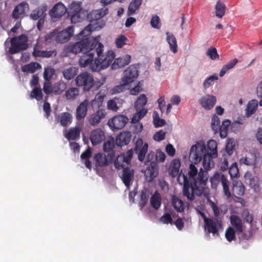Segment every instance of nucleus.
I'll return each instance as SVG.
<instances>
[{
  "mask_svg": "<svg viewBox=\"0 0 262 262\" xmlns=\"http://www.w3.org/2000/svg\"><path fill=\"white\" fill-rule=\"evenodd\" d=\"M103 48V44L99 42L97 38H94L91 42L89 38L85 37L76 43H69L64 52L68 56L70 53H82L79 60L80 67L89 66L90 69L95 72L108 67L115 57V54L112 51H108L104 54Z\"/></svg>",
  "mask_w": 262,
  "mask_h": 262,
  "instance_id": "1",
  "label": "nucleus"
},
{
  "mask_svg": "<svg viewBox=\"0 0 262 262\" xmlns=\"http://www.w3.org/2000/svg\"><path fill=\"white\" fill-rule=\"evenodd\" d=\"M217 143L214 140L207 142V148L203 141L198 142L190 150L189 159L196 164L202 161L203 166L207 171L213 166L212 159L217 157Z\"/></svg>",
  "mask_w": 262,
  "mask_h": 262,
  "instance_id": "2",
  "label": "nucleus"
},
{
  "mask_svg": "<svg viewBox=\"0 0 262 262\" xmlns=\"http://www.w3.org/2000/svg\"><path fill=\"white\" fill-rule=\"evenodd\" d=\"M207 174L208 172L201 168L197 179L189 182L187 177L183 174V195L189 201L194 200L195 195L199 196L203 195L205 198H208L210 190L208 187H206L208 180Z\"/></svg>",
  "mask_w": 262,
  "mask_h": 262,
  "instance_id": "3",
  "label": "nucleus"
},
{
  "mask_svg": "<svg viewBox=\"0 0 262 262\" xmlns=\"http://www.w3.org/2000/svg\"><path fill=\"white\" fill-rule=\"evenodd\" d=\"M28 37L25 34L12 37L10 40L11 46L9 52L11 54H14L27 50L28 48Z\"/></svg>",
  "mask_w": 262,
  "mask_h": 262,
  "instance_id": "4",
  "label": "nucleus"
},
{
  "mask_svg": "<svg viewBox=\"0 0 262 262\" xmlns=\"http://www.w3.org/2000/svg\"><path fill=\"white\" fill-rule=\"evenodd\" d=\"M211 187L213 188H216L220 183H221L223 188L224 194L227 199H230L231 196V193L229 189V182L226 178L225 176L219 172H215L210 178Z\"/></svg>",
  "mask_w": 262,
  "mask_h": 262,
  "instance_id": "5",
  "label": "nucleus"
},
{
  "mask_svg": "<svg viewBox=\"0 0 262 262\" xmlns=\"http://www.w3.org/2000/svg\"><path fill=\"white\" fill-rule=\"evenodd\" d=\"M75 84L78 86H82L84 92L90 91L94 86V79L93 75L87 72L81 73L75 78Z\"/></svg>",
  "mask_w": 262,
  "mask_h": 262,
  "instance_id": "6",
  "label": "nucleus"
},
{
  "mask_svg": "<svg viewBox=\"0 0 262 262\" xmlns=\"http://www.w3.org/2000/svg\"><path fill=\"white\" fill-rule=\"evenodd\" d=\"M128 118L124 115H117L108 121L107 124L114 132L122 129L128 122Z\"/></svg>",
  "mask_w": 262,
  "mask_h": 262,
  "instance_id": "7",
  "label": "nucleus"
},
{
  "mask_svg": "<svg viewBox=\"0 0 262 262\" xmlns=\"http://www.w3.org/2000/svg\"><path fill=\"white\" fill-rule=\"evenodd\" d=\"M138 76V70L136 65L130 66L124 72L121 85H126L134 82Z\"/></svg>",
  "mask_w": 262,
  "mask_h": 262,
  "instance_id": "8",
  "label": "nucleus"
},
{
  "mask_svg": "<svg viewBox=\"0 0 262 262\" xmlns=\"http://www.w3.org/2000/svg\"><path fill=\"white\" fill-rule=\"evenodd\" d=\"M222 221L220 218H213L206 219L204 224V229L209 233L214 235H219V227H222Z\"/></svg>",
  "mask_w": 262,
  "mask_h": 262,
  "instance_id": "9",
  "label": "nucleus"
},
{
  "mask_svg": "<svg viewBox=\"0 0 262 262\" xmlns=\"http://www.w3.org/2000/svg\"><path fill=\"white\" fill-rule=\"evenodd\" d=\"M134 177V170L128 167L123 168L122 173L120 176L123 183L128 189L132 184Z\"/></svg>",
  "mask_w": 262,
  "mask_h": 262,
  "instance_id": "10",
  "label": "nucleus"
},
{
  "mask_svg": "<svg viewBox=\"0 0 262 262\" xmlns=\"http://www.w3.org/2000/svg\"><path fill=\"white\" fill-rule=\"evenodd\" d=\"M73 32V27H68L67 29L57 33L56 41L58 43L66 42L72 36Z\"/></svg>",
  "mask_w": 262,
  "mask_h": 262,
  "instance_id": "11",
  "label": "nucleus"
},
{
  "mask_svg": "<svg viewBox=\"0 0 262 262\" xmlns=\"http://www.w3.org/2000/svg\"><path fill=\"white\" fill-rule=\"evenodd\" d=\"M108 13V8L105 7L93 10L88 14L87 19L89 21L92 23L93 21L100 20Z\"/></svg>",
  "mask_w": 262,
  "mask_h": 262,
  "instance_id": "12",
  "label": "nucleus"
},
{
  "mask_svg": "<svg viewBox=\"0 0 262 262\" xmlns=\"http://www.w3.org/2000/svg\"><path fill=\"white\" fill-rule=\"evenodd\" d=\"M158 174V166L155 162H151L149 166L145 170V180L148 182H151Z\"/></svg>",
  "mask_w": 262,
  "mask_h": 262,
  "instance_id": "13",
  "label": "nucleus"
},
{
  "mask_svg": "<svg viewBox=\"0 0 262 262\" xmlns=\"http://www.w3.org/2000/svg\"><path fill=\"white\" fill-rule=\"evenodd\" d=\"M67 11L64 5L61 2H59L51 9L49 14L52 18H60Z\"/></svg>",
  "mask_w": 262,
  "mask_h": 262,
  "instance_id": "14",
  "label": "nucleus"
},
{
  "mask_svg": "<svg viewBox=\"0 0 262 262\" xmlns=\"http://www.w3.org/2000/svg\"><path fill=\"white\" fill-rule=\"evenodd\" d=\"M180 166L181 162L179 159H175L173 160L169 166V173L172 178H175L178 176L177 181L181 185H182V183L180 182L181 173L179 174Z\"/></svg>",
  "mask_w": 262,
  "mask_h": 262,
  "instance_id": "15",
  "label": "nucleus"
},
{
  "mask_svg": "<svg viewBox=\"0 0 262 262\" xmlns=\"http://www.w3.org/2000/svg\"><path fill=\"white\" fill-rule=\"evenodd\" d=\"M216 101V97L213 95H207L203 96L199 100L202 106L205 110H210L212 108Z\"/></svg>",
  "mask_w": 262,
  "mask_h": 262,
  "instance_id": "16",
  "label": "nucleus"
},
{
  "mask_svg": "<svg viewBox=\"0 0 262 262\" xmlns=\"http://www.w3.org/2000/svg\"><path fill=\"white\" fill-rule=\"evenodd\" d=\"M104 133L100 128L93 130L90 134V139L93 145L101 143L104 139Z\"/></svg>",
  "mask_w": 262,
  "mask_h": 262,
  "instance_id": "17",
  "label": "nucleus"
},
{
  "mask_svg": "<svg viewBox=\"0 0 262 262\" xmlns=\"http://www.w3.org/2000/svg\"><path fill=\"white\" fill-rule=\"evenodd\" d=\"M148 146V144L146 143L142 145V140L137 141L134 151L138 155V159L140 162H143L147 151Z\"/></svg>",
  "mask_w": 262,
  "mask_h": 262,
  "instance_id": "18",
  "label": "nucleus"
},
{
  "mask_svg": "<svg viewBox=\"0 0 262 262\" xmlns=\"http://www.w3.org/2000/svg\"><path fill=\"white\" fill-rule=\"evenodd\" d=\"M38 42L34 47L32 54L35 57L50 58L57 55L55 50L50 51H41L38 49Z\"/></svg>",
  "mask_w": 262,
  "mask_h": 262,
  "instance_id": "19",
  "label": "nucleus"
},
{
  "mask_svg": "<svg viewBox=\"0 0 262 262\" xmlns=\"http://www.w3.org/2000/svg\"><path fill=\"white\" fill-rule=\"evenodd\" d=\"M130 60L131 56L128 54H126L122 57H118L115 59L114 62L112 64V69L116 70L123 68L128 65L130 63Z\"/></svg>",
  "mask_w": 262,
  "mask_h": 262,
  "instance_id": "20",
  "label": "nucleus"
},
{
  "mask_svg": "<svg viewBox=\"0 0 262 262\" xmlns=\"http://www.w3.org/2000/svg\"><path fill=\"white\" fill-rule=\"evenodd\" d=\"M131 137L132 135L129 132H123L117 136L116 144L120 147L126 145L130 142Z\"/></svg>",
  "mask_w": 262,
  "mask_h": 262,
  "instance_id": "21",
  "label": "nucleus"
},
{
  "mask_svg": "<svg viewBox=\"0 0 262 262\" xmlns=\"http://www.w3.org/2000/svg\"><path fill=\"white\" fill-rule=\"evenodd\" d=\"M105 115L106 112L104 110H98L96 113L90 116L89 122L91 125L94 126L98 124L105 117Z\"/></svg>",
  "mask_w": 262,
  "mask_h": 262,
  "instance_id": "22",
  "label": "nucleus"
},
{
  "mask_svg": "<svg viewBox=\"0 0 262 262\" xmlns=\"http://www.w3.org/2000/svg\"><path fill=\"white\" fill-rule=\"evenodd\" d=\"M89 101L85 99L81 102L76 109V118L78 120L83 119L86 115L88 112V106L89 105Z\"/></svg>",
  "mask_w": 262,
  "mask_h": 262,
  "instance_id": "23",
  "label": "nucleus"
},
{
  "mask_svg": "<svg viewBox=\"0 0 262 262\" xmlns=\"http://www.w3.org/2000/svg\"><path fill=\"white\" fill-rule=\"evenodd\" d=\"M28 8V4L26 2H23L17 5L14 9L12 16L14 19H18L25 14L26 9Z\"/></svg>",
  "mask_w": 262,
  "mask_h": 262,
  "instance_id": "24",
  "label": "nucleus"
},
{
  "mask_svg": "<svg viewBox=\"0 0 262 262\" xmlns=\"http://www.w3.org/2000/svg\"><path fill=\"white\" fill-rule=\"evenodd\" d=\"M47 10V6H41L34 10L30 15V18L34 20L45 17L46 11Z\"/></svg>",
  "mask_w": 262,
  "mask_h": 262,
  "instance_id": "25",
  "label": "nucleus"
},
{
  "mask_svg": "<svg viewBox=\"0 0 262 262\" xmlns=\"http://www.w3.org/2000/svg\"><path fill=\"white\" fill-rule=\"evenodd\" d=\"M230 223L233 228L236 230L238 234L243 231V222L241 219L236 215H231L230 217Z\"/></svg>",
  "mask_w": 262,
  "mask_h": 262,
  "instance_id": "26",
  "label": "nucleus"
},
{
  "mask_svg": "<svg viewBox=\"0 0 262 262\" xmlns=\"http://www.w3.org/2000/svg\"><path fill=\"white\" fill-rule=\"evenodd\" d=\"M72 116L69 112H64L59 114L57 118V121L64 127L69 125L72 121Z\"/></svg>",
  "mask_w": 262,
  "mask_h": 262,
  "instance_id": "27",
  "label": "nucleus"
},
{
  "mask_svg": "<svg viewBox=\"0 0 262 262\" xmlns=\"http://www.w3.org/2000/svg\"><path fill=\"white\" fill-rule=\"evenodd\" d=\"M232 195H237L242 196L244 194L245 191V188L243 183L241 181L233 182L232 187Z\"/></svg>",
  "mask_w": 262,
  "mask_h": 262,
  "instance_id": "28",
  "label": "nucleus"
},
{
  "mask_svg": "<svg viewBox=\"0 0 262 262\" xmlns=\"http://www.w3.org/2000/svg\"><path fill=\"white\" fill-rule=\"evenodd\" d=\"M115 147V142L113 139L107 140L103 144V150L105 152H107V156L112 160L114 157V148Z\"/></svg>",
  "mask_w": 262,
  "mask_h": 262,
  "instance_id": "29",
  "label": "nucleus"
},
{
  "mask_svg": "<svg viewBox=\"0 0 262 262\" xmlns=\"http://www.w3.org/2000/svg\"><path fill=\"white\" fill-rule=\"evenodd\" d=\"M94 160L96 166L103 167L108 165V159L105 155L98 153L95 155Z\"/></svg>",
  "mask_w": 262,
  "mask_h": 262,
  "instance_id": "30",
  "label": "nucleus"
},
{
  "mask_svg": "<svg viewBox=\"0 0 262 262\" xmlns=\"http://www.w3.org/2000/svg\"><path fill=\"white\" fill-rule=\"evenodd\" d=\"M78 72V69L76 67H70L62 71L64 78L67 80L73 79Z\"/></svg>",
  "mask_w": 262,
  "mask_h": 262,
  "instance_id": "31",
  "label": "nucleus"
},
{
  "mask_svg": "<svg viewBox=\"0 0 262 262\" xmlns=\"http://www.w3.org/2000/svg\"><path fill=\"white\" fill-rule=\"evenodd\" d=\"M80 132L81 129L78 127H72L69 129L66 137L69 141L78 139L80 137Z\"/></svg>",
  "mask_w": 262,
  "mask_h": 262,
  "instance_id": "32",
  "label": "nucleus"
},
{
  "mask_svg": "<svg viewBox=\"0 0 262 262\" xmlns=\"http://www.w3.org/2000/svg\"><path fill=\"white\" fill-rule=\"evenodd\" d=\"M231 124V121L228 119H225L222 122V125L219 128L220 136L221 138H225L228 135V127Z\"/></svg>",
  "mask_w": 262,
  "mask_h": 262,
  "instance_id": "33",
  "label": "nucleus"
},
{
  "mask_svg": "<svg viewBox=\"0 0 262 262\" xmlns=\"http://www.w3.org/2000/svg\"><path fill=\"white\" fill-rule=\"evenodd\" d=\"M167 35V41L169 45V48L170 50L176 53L178 51V45L177 39L175 36L168 32L166 33Z\"/></svg>",
  "mask_w": 262,
  "mask_h": 262,
  "instance_id": "34",
  "label": "nucleus"
},
{
  "mask_svg": "<svg viewBox=\"0 0 262 262\" xmlns=\"http://www.w3.org/2000/svg\"><path fill=\"white\" fill-rule=\"evenodd\" d=\"M79 95L78 88L72 87L68 89L65 93V96L68 100H74Z\"/></svg>",
  "mask_w": 262,
  "mask_h": 262,
  "instance_id": "35",
  "label": "nucleus"
},
{
  "mask_svg": "<svg viewBox=\"0 0 262 262\" xmlns=\"http://www.w3.org/2000/svg\"><path fill=\"white\" fill-rule=\"evenodd\" d=\"M142 0H133L129 4L127 10V15L134 14L142 4Z\"/></svg>",
  "mask_w": 262,
  "mask_h": 262,
  "instance_id": "36",
  "label": "nucleus"
},
{
  "mask_svg": "<svg viewBox=\"0 0 262 262\" xmlns=\"http://www.w3.org/2000/svg\"><path fill=\"white\" fill-rule=\"evenodd\" d=\"M137 112L133 115L131 122L133 123H137L141 118H142L147 113V110L144 107H140L136 109Z\"/></svg>",
  "mask_w": 262,
  "mask_h": 262,
  "instance_id": "37",
  "label": "nucleus"
},
{
  "mask_svg": "<svg viewBox=\"0 0 262 262\" xmlns=\"http://www.w3.org/2000/svg\"><path fill=\"white\" fill-rule=\"evenodd\" d=\"M172 205L173 208L178 212H182L184 210L185 205L184 202L177 196L172 198Z\"/></svg>",
  "mask_w": 262,
  "mask_h": 262,
  "instance_id": "38",
  "label": "nucleus"
},
{
  "mask_svg": "<svg viewBox=\"0 0 262 262\" xmlns=\"http://www.w3.org/2000/svg\"><path fill=\"white\" fill-rule=\"evenodd\" d=\"M238 59L234 58L230 60L227 64L223 66L220 72V76L223 77L226 73L230 69H232L237 63Z\"/></svg>",
  "mask_w": 262,
  "mask_h": 262,
  "instance_id": "39",
  "label": "nucleus"
},
{
  "mask_svg": "<svg viewBox=\"0 0 262 262\" xmlns=\"http://www.w3.org/2000/svg\"><path fill=\"white\" fill-rule=\"evenodd\" d=\"M161 204V198L160 194L156 192L151 197V206L155 209H158L160 207Z\"/></svg>",
  "mask_w": 262,
  "mask_h": 262,
  "instance_id": "40",
  "label": "nucleus"
},
{
  "mask_svg": "<svg viewBox=\"0 0 262 262\" xmlns=\"http://www.w3.org/2000/svg\"><path fill=\"white\" fill-rule=\"evenodd\" d=\"M216 16L219 18H222L225 14L226 6L221 1H218L215 5Z\"/></svg>",
  "mask_w": 262,
  "mask_h": 262,
  "instance_id": "41",
  "label": "nucleus"
},
{
  "mask_svg": "<svg viewBox=\"0 0 262 262\" xmlns=\"http://www.w3.org/2000/svg\"><path fill=\"white\" fill-rule=\"evenodd\" d=\"M258 105V102L255 99L250 101L247 106V115L250 116L253 114L256 111Z\"/></svg>",
  "mask_w": 262,
  "mask_h": 262,
  "instance_id": "42",
  "label": "nucleus"
},
{
  "mask_svg": "<svg viewBox=\"0 0 262 262\" xmlns=\"http://www.w3.org/2000/svg\"><path fill=\"white\" fill-rule=\"evenodd\" d=\"M147 102L146 96L145 94H141L135 102V107L136 109H139L140 107H144Z\"/></svg>",
  "mask_w": 262,
  "mask_h": 262,
  "instance_id": "43",
  "label": "nucleus"
},
{
  "mask_svg": "<svg viewBox=\"0 0 262 262\" xmlns=\"http://www.w3.org/2000/svg\"><path fill=\"white\" fill-rule=\"evenodd\" d=\"M38 67H40L39 63L37 62H31L24 66L22 67L21 70L24 72H30L32 73L35 72Z\"/></svg>",
  "mask_w": 262,
  "mask_h": 262,
  "instance_id": "44",
  "label": "nucleus"
},
{
  "mask_svg": "<svg viewBox=\"0 0 262 262\" xmlns=\"http://www.w3.org/2000/svg\"><path fill=\"white\" fill-rule=\"evenodd\" d=\"M133 156V151L132 150H128L125 154L118 156V160H124L125 163L128 164L131 161Z\"/></svg>",
  "mask_w": 262,
  "mask_h": 262,
  "instance_id": "45",
  "label": "nucleus"
},
{
  "mask_svg": "<svg viewBox=\"0 0 262 262\" xmlns=\"http://www.w3.org/2000/svg\"><path fill=\"white\" fill-rule=\"evenodd\" d=\"M128 39L124 35L120 34L118 35L115 40V45L118 48H121L123 46L126 44L128 41Z\"/></svg>",
  "mask_w": 262,
  "mask_h": 262,
  "instance_id": "46",
  "label": "nucleus"
},
{
  "mask_svg": "<svg viewBox=\"0 0 262 262\" xmlns=\"http://www.w3.org/2000/svg\"><path fill=\"white\" fill-rule=\"evenodd\" d=\"M225 149L228 157H229L233 153L235 150V143L233 139L230 138L228 140Z\"/></svg>",
  "mask_w": 262,
  "mask_h": 262,
  "instance_id": "47",
  "label": "nucleus"
},
{
  "mask_svg": "<svg viewBox=\"0 0 262 262\" xmlns=\"http://www.w3.org/2000/svg\"><path fill=\"white\" fill-rule=\"evenodd\" d=\"M220 125V118L216 115H214L211 119V128L214 131V134H216L219 132V128Z\"/></svg>",
  "mask_w": 262,
  "mask_h": 262,
  "instance_id": "48",
  "label": "nucleus"
},
{
  "mask_svg": "<svg viewBox=\"0 0 262 262\" xmlns=\"http://www.w3.org/2000/svg\"><path fill=\"white\" fill-rule=\"evenodd\" d=\"M81 7L80 3L72 2L68 11V14L80 13Z\"/></svg>",
  "mask_w": 262,
  "mask_h": 262,
  "instance_id": "49",
  "label": "nucleus"
},
{
  "mask_svg": "<svg viewBox=\"0 0 262 262\" xmlns=\"http://www.w3.org/2000/svg\"><path fill=\"white\" fill-rule=\"evenodd\" d=\"M30 97L31 99L35 98L37 101H40L43 98V94L40 88H34L31 93Z\"/></svg>",
  "mask_w": 262,
  "mask_h": 262,
  "instance_id": "50",
  "label": "nucleus"
},
{
  "mask_svg": "<svg viewBox=\"0 0 262 262\" xmlns=\"http://www.w3.org/2000/svg\"><path fill=\"white\" fill-rule=\"evenodd\" d=\"M235 229L233 227H228L225 232V237L229 242H231L235 239Z\"/></svg>",
  "mask_w": 262,
  "mask_h": 262,
  "instance_id": "51",
  "label": "nucleus"
},
{
  "mask_svg": "<svg viewBox=\"0 0 262 262\" xmlns=\"http://www.w3.org/2000/svg\"><path fill=\"white\" fill-rule=\"evenodd\" d=\"M228 168L229 173L230 174V177L232 179L233 178L237 177L238 176L239 171L238 166L236 163L234 162L232 163L231 166Z\"/></svg>",
  "mask_w": 262,
  "mask_h": 262,
  "instance_id": "52",
  "label": "nucleus"
},
{
  "mask_svg": "<svg viewBox=\"0 0 262 262\" xmlns=\"http://www.w3.org/2000/svg\"><path fill=\"white\" fill-rule=\"evenodd\" d=\"M55 73V71L54 69L51 67H47L45 69L43 78L46 81H49Z\"/></svg>",
  "mask_w": 262,
  "mask_h": 262,
  "instance_id": "53",
  "label": "nucleus"
},
{
  "mask_svg": "<svg viewBox=\"0 0 262 262\" xmlns=\"http://www.w3.org/2000/svg\"><path fill=\"white\" fill-rule=\"evenodd\" d=\"M199 174L197 168L192 164H191L189 166V170L188 174L189 178V182L192 181L194 179H196L195 177L197 174Z\"/></svg>",
  "mask_w": 262,
  "mask_h": 262,
  "instance_id": "54",
  "label": "nucleus"
},
{
  "mask_svg": "<svg viewBox=\"0 0 262 262\" xmlns=\"http://www.w3.org/2000/svg\"><path fill=\"white\" fill-rule=\"evenodd\" d=\"M207 55L209 56L212 60H216L219 58L217 50L214 47H211L208 49L207 52Z\"/></svg>",
  "mask_w": 262,
  "mask_h": 262,
  "instance_id": "55",
  "label": "nucleus"
},
{
  "mask_svg": "<svg viewBox=\"0 0 262 262\" xmlns=\"http://www.w3.org/2000/svg\"><path fill=\"white\" fill-rule=\"evenodd\" d=\"M218 79L217 76L215 75H213L211 76H210L209 77L206 78L205 81L203 82V86L205 89L208 88L212 83L215 80H217Z\"/></svg>",
  "mask_w": 262,
  "mask_h": 262,
  "instance_id": "56",
  "label": "nucleus"
},
{
  "mask_svg": "<svg viewBox=\"0 0 262 262\" xmlns=\"http://www.w3.org/2000/svg\"><path fill=\"white\" fill-rule=\"evenodd\" d=\"M67 86V84L63 82H58L55 85V91L57 94H60L63 92Z\"/></svg>",
  "mask_w": 262,
  "mask_h": 262,
  "instance_id": "57",
  "label": "nucleus"
},
{
  "mask_svg": "<svg viewBox=\"0 0 262 262\" xmlns=\"http://www.w3.org/2000/svg\"><path fill=\"white\" fill-rule=\"evenodd\" d=\"M160 221L163 224H168L172 223V219L169 213H165L160 218Z\"/></svg>",
  "mask_w": 262,
  "mask_h": 262,
  "instance_id": "58",
  "label": "nucleus"
},
{
  "mask_svg": "<svg viewBox=\"0 0 262 262\" xmlns=\"http://www.w3.org/2000/svg\"><path fill=\"white\" fill-rule=\"evenodd\" d=\"M68 16L70 17L72 23L76 24L82 20L80 13L68 14Z\"/></svg>",
  "mask_w": 262,
  "mask_h": 262,
  "instance_id": "59",
  "label": "nucleus"
},
{
  "mask_svg": "<svg viewBox=\"0 0 262 262\" xmlns=\"http://www.w3.org/2000/svg\"><path fill=\"white\" fill-rule=\"evenodd\" d=\"M166 132L160 130L156 132L153 136V139L156 141H161L165 139Z\"/></svg>",
  "mask_w": 262,
  "mask_h": 262,
  "instance_id": "60",
  "label": "nucleus"
},
{
  "mask_svg": "<svg viewBox=\"0 0 262 262\" xmlns=\"http://www.w3.org/2000/svg\"><path fill=\"white\" fill-rule=\"evenodd\" d=\"M221 161V169L223 171L227 170L228 169V157L226 155H223Z\"/></svg>",
  "mask_w": 262,
  "mask_h": 262,
  "instance_id": "61",
  "label": "nucleus"
},
{
  "mask_svg": "<svg viewBox=\"0 0 262 262\" xmlns=\"http://www.w3.org/2000/svg\"><path fill=\"white\" fill-rule=\"evenodd\" d=\"M107 107L108 110L115 112L117 111L119 108L117 103L114 99H111L107 101Z\"/></svg>",
  "mask_w": 262,
  "mask_h": 262,
  "instance_id": "62",
  "label": "nucleus"
},
{
  "mask_svg": "<svg viewBox=\"0 0 262 262\" xmlns=\"http://www.w3.org/2000/svg\"><path fill=\"white\" fill-rule=\"evenodd\" d=\"M150 24L152 27L156 29L160 28V18L158 16H153L150 20Z\"/></svg>",
  "mask_w": 262,
  "mask_h": 262,
  "instance_id": "63",
  "label": "nucleus"
},
{
  "mask_svg": "<svg viewBox=\"0 0 262 262\" xmlns=\"http://www.w3.org/2000/svg\"><path fill=\"white\" fill-rule=\"evenodd\" d=\"M165 154L160 150H158L156 154V160L158 162H163L165 160Z\"/></svg>",
  "mask_w": 262,
  "mask_h": 262,
  "instance_id": "64",
  "label": "nucleus"
}]
</instances>
